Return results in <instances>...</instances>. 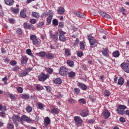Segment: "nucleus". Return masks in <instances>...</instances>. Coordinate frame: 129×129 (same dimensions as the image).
I'll return each mask as SVG.
<instances>
[{"instance_id":"1","label":"nucleus","mask_w":129,"mask_h":129,"mask_svg":"<svg viewBox=\"0 0 129 129\" xmlns=\"http://www.w3.org/2000/svg\"><path fill=\"white\" fill-rule=\"evenodd\" d=\"M47 78H49V75L45 74L44 73L41 74L38 76V80L39 81H45Z\"/></svg>"},{"instance_id":"2","label":"nucleus","mask_w":129,"mask_h":129,"mask_svg":"<svg viewBox=\"0 0 129 129\" xmlns=\"http://www.w3.org/2000/svg\"><path fill=\"white\" fill-rule=\"evenodd\" d=\"M59 41H61V42H65L66 41V37H65V35H66V32L60 31L59 32Z\"/></svg>"},{"instance_id":"3","label":"nucleus","mask_w":129,"mask_h":129,"mask_svg":"<svg viewBox=\"0 0 129 129\" xmlns=\"http://www.w3.org/2000/svg\"><path fill=\"white\" fill-rule=\"evenodd\" d=\"M121 67L123 71L126 72V73H129V66L128 63L126 62H123L121 64Z\"/></svg>"},{"instance_id":"4","label":"nucleus","mask_w":129,"mask_h":129,"mask_svg":"<svg viewBox=\"0 0 129 129\" xmlns=\"http://www.w3.org/2000/svg\"><path fill=\"white\" fill-rule=\"evenodd\" d=\"M66 73H67V69L63 66L60 67L59 70L60 75H61V76H64Z\"/></svg>"},{"instance_id":"5","label":"nucleus","mask_w":129,"mask_h":129,"mask_svg":"<svg viewBox=\"0 0 129 129\" xmlns=\"http://www.w3.org/2000/svg\"><path fill=\"white\" fill-rule=\"evenodd\" d=\"M53 19V14L50 13L47 15V17L46 18V23L47 25H50L52 22V19Z\"/></svg>"},{"instance_id":"6","label":"nucleus","mask_w":129,"mask_h":129,"mask_svg":"<svg viewBox=\"0 0 129 129\" xmlns=\"http://www.w3.org/2000/svg\"><path fill=\"white\" fill-rule=\"evenodd\" d=\"M53 19V14L50 13L47 15V17L46 18V23L47 25H50L52 22V19Z\"/></svg>"},{"instance_id":"7","label":"nucleus","mask_w":129,"mask_h":129,"mask_svg":"<svg viewBox=\"0 0 129 129\" xmlns=\"http://www.w3.org/2000/svg\"><path fill=\"white\" fill-rule=\"evenodd\" d=\"M28 60H29V58H28L27 56L26 55L22 56L21 58V64L23 66L25 65V64H26L27 63H28Z\"/></svg>"},{"instance_id":"8","label":"nucleus","mask_w":129,"mask_h":129,"mask_svg":"<svg viewBox=\"0 0 129 129\" xmlns=\"http://www.w3.org/2000/svg\"><path fill=\"white\" fill-rule=\"evenodd\" d=\"M74 120L77 125H79V124H82V122H83L82 119H81V118L78 116H75Z\"/></svg>"},{"instance_id":"9","label":"nucleus","mask_w":129,"mask_h":129,"mask_svg":"<svg viewBox=\"0 0 129 129\" xmlns=\"http://www.w3.org/2000/svg\"><path fill=\"white\" fill-rule=\"evenodd\" d=\"M23 26L25 29H27L28 30H31L32 29L33 30H35L34 26L32 25L29 24V23H24Z\"/></svg>"},{"instance_id":"10","label":"nucleus","mask_w":129,"mask_h":129,"mask_svg":"<svg viewBox=\"0 0 129 129\" xmlns=\"http://www.w3.org/2000/svg\"><path fill=\"white\" fill-rule=\"evenodd\" d=\"M77 85L79 88H81L82 90H87V86L86 85L81 83H78L77 84Z\"/></svg>"},{"instance_id":"11","label":"nucleus","mask_w":129,"mask_h":129,"mask_svg":"<svg viewBox=\"0 0 129 129\" xmlns=\"http://www.w3.org/2000/svg\"><path fill=\"white\" fill-rule=\"evenodd\" d=\"M103 114L106 119H107L110 116V112L108 111V110H105L103 112Z\"/></svg>"},{"instance_id":"12","label":"nucleus","mask_w":129,"mask_h":129,"mask_svg":"<svg viewBox=\"0 0 129 129\" xmlns=\"http://www.w3.org/2000/svg\"><path fill=\"white\" fill-rule=\"evenodd\" d=\"M21 120H24V121H26L27 122L29 121H31V119H30V117L27 116L25 115H23L21 117Z\"/></svg>"},{"instance_id":"13","label":"nucleus","mask_w":129,"mask_h":129,"mask_svg":"<svg viewBox=\"0 0 129 129\" xmlns=\"http://www.w3.org/2000/svg\"><path fill=\"white\" fill-rule=\"evenodd\" d=\"M75 15L77 16V17H78V18H85L86 16L84 14L78 11L76 12Z\"/></svg>"},{"instance_id":"14","label":"nucleus","mask_w":129,"mask_h":129,"mask_svg":"<svg viewBox=\"0 0 129 129\" xmlns=\"http://www.w3.org/2000/svg\"><path fill=\"white\" fill-rule=\"evenodd\" d=\"M19 118H20L19 116H13L12 117V119L14 123H18L19 122Z\"/></svg>"},{"instance_id":"15","label":"nucleus","mask_w":129,"mask_h":129,"mask_svg":"<svg viewBox=\"0 0 129 129\" xmlns=\"http://www.w3.org/2000/svg\"><path fill=\"white\" fill-rule=\"evenodd\" d=\"M49 36H50V38H52L53 39V41L54 42H56V41H57V40H58V36H57L55 34H54L52 33H50Z\"/></svg>"},{"instance_id":"16","label":"nucleus","mask_w":129,"mask_h":129,"mask_svg":"<svg viewBox=\"0 0 129 129\" xmlns=\"http://www.w3.org/2000/svg\"><path fill=\"white\" fill-rule=\"evenodd\" d=\"M44 125L47 126L49 123L51 122V120L50 119V118L48 117H45V118L44 119Z\"/></svg>"},{"instance_id":"17","label":"nucleus","mask_w":129,"mask_h":129,"mask_svg":"<svg viewBox=\"0 0 129 129\" xmlns=\"http://www.w3.org/2000/svg\"><path fill=\"white\" fill-rule=\"evenodd\" d=\"M80 115L81 116L85 117V116H87V115H88V111H87V110H84L81 112Z\"/></svg>"},{"instance_id":"18","label":"nucleus","mask_w":129,"mask_h":129,"mask_svg":"<svg viewBox=\"0 0 129 129\" xmlns=\"http://www.w3.org/2000/svg\"><path fill=\"white\" fill-rule=\"evenodd\" d=\"M46 57L47 58V59H52L53 58H54V54L50 52H48L46 54Z\"/></svg>"},{"instance_id":"19","label":"nucleus","mask_w":129,"mask_h":129,"mask_svg":"<svg viewBox=\"0 0 129 129\" xmlns=\"http://www.w3.org/2000/svg\"><path fill=\"white\" fill-rule=\"evenodd\" d=\"M59 111H60V110L58 108H54L51 109L50 112L51 113H52V114H57V113H59Z\"/></svg>"},{"instance_id":"20","label":"nucleus","mask_w":129,"mask_h":129,"mask_svg":"<svg viewBox=\"0 0 129 129\" xmlns=\"http://www.w3.org/2000/svg\"><path fill=\"white\" fill-rule=\"evenodd\" d=\"M57 13H58L59 15H63V14L65 13V9H64L63 7H60L57 10Z\"/></svg>"},{"instance_id":"21","label":"nucleus","mask_w":129,"mask_h":129,"mask_svg":"<svg viewBox=\"0 0 129 129\" xmlns=\"http://www.w3.org/2000/svg\"><path fill=\"white\" fill-rule=\"evenodd\" d=\"M5 3L7 6H12L14 5V0H5Z\"/></svg>"},{"instance_id":"22","label":"nucleus","mask_w":129,"mask_h":129,"mask_svg":"<svg viewBox=\"0 0 129 129\" xmlns=\"http://www.w3.org/2000/svg\"><path fill=\"white\" fill-rule=\"evenodd\" d=\"M123 83H124V79L122 78H119L118 80L117 84L118 85H123Z\"/></svg>"},{"instance_id":"23","label":"nucleus","mask_w":129,"mask_h":129,"mask_svg":"<svg viewBox=\"0 0 129 129\" xmlns=\"http://www.w3.org/2000/svg\"><path fill=\"white\" fill-rule=\"evenodd\" d=\"M117 112L118 113V114H121L122 115L125 113V111H124V110L120 109V108H118L117 109Z\"/></svg>"},{"instance_id":"24","label":"nucleus","mask_w":129,"mask_h":129,"mask_svg":"<svg viewBox=\"0 0 129 129\" xmlns=\"http://www.w3.org/2000/svg\"><path fill=\"white\" fill-rule=\"evenodd\" d=\"M22 98V99H30V95L29 94H23Z\"/></svg>"},{"instance_id":"25","label":"nucleus","mask_w":129,"mask_h":129,"mask_svg":"<svg viewBox=\"0 0 129 129\" xmlns=\"http://www.w3.org/2000/svg\"><path fill=\"white\" fill-rule=\"evenodd\" d=\"M67 64L68 65V66H70V67H73L74 66V62L72 60H67Z\"/></svg>"},{"instance_id":"26","label":"nucleus","mask_w":129,"mask_h":129,"mask_svg":"<svg viewBox=\"0 0 129 129\" xmlns=\"http://www.w3.org/2000/svg\"><path fill=\"white\" fill-rule=\"evenodd\" d=\"M20 16L22 17V18H23V19H25L27 17V14H26V12H25V11L24 10H22L20 12Z\"/></svg>"},{"instance_id":"27","label":"nucleus","mask_w":129,"mask_h":129,"mask_svg":"<svg viewBox=\"0 0 129 129\" xmlns=\"http://www.w3.org/2000/svg\"><path fill=\"white\" fill-rule=\"evenodd\" d=\"M76 74L74 72H70L68 73V76L70 78H73L75 76Z\"/></svg>"},{"instance_id":"28","label":"nucleus","mask_w":129,"mask_h":129,"mask_svg":"<svg viewBox=\"0 0 129 129\" xmlns=\"http://www.w3.org/2000/svg\"><path fill=\"white\" fill-rule=\"evenodd\" d=\"M119 51L118 50L115 51L114 52H113V56L115 58H117V57H119Z\"/></svg>"},{"instance_id":"29","label":"nucleus","mask_w":129,"mask_h":129,"mask_svg":"<svg viewBox=\"0 0 129 129\" xmlns=\"http://www.w3.org/2000/svg\"><path fill=\"white\" fill-rule=\"evenodd\" d=\"M65 54L67 57L71 56V52H70V49H69V48H66L65 49Z\"/></svg>"},{"instance_id":"30","label":"nucleus","mask_w":129,"mask_h":129,"mask_svg":"<svg viewBox=\"0 0 129 129\" xmlns=\"http://www.w3.org/2000/svg\"><path fill=\"white\" fill-rule=\"evenodd\" d=\"M26 75H28V72H23L19 74L20 77H24V76H26Z\"/></svg>"},{"instance_id":"31","label":"nucleus","mask_w":129,"mask_h":129,"mask_svg":"<svg viewBox=\"0 0 129 129\" xmlns=\"http://www.w3.org/2000/svg\"><path fill=\"white\" fill-rule=\"evenodd\" d=\"M54 83L55 84H61L62 83V80L60 78H57L54 80Z\"/></svg>"},{"instance_id":"32","label":"nucleus","mask_w":129,"mask_h":129,"mask_svg":"<svg viewBox=\"0 0 129 129\" xmlns=\"http://www.w3.org/2000/svg\"><path fill=\"white\" fill-rule=\"evenodd\" d=\"M12 12L13 14H18L20 12V9L19 8H12Z\"/></svg>"},{"instance_id":"33","label":"nucleus","mask_w":129,"mask_h":129,"mask_svg":"<svg viewBox=\"0 0 129 129\" xmlns=\"http://www.w3.org/2000/svg\"><path fill=\"white\" fill-rule=\"evenodd\" d=\"M32 16L33 18H36V19H39V17H40V15L39 14L37 13V12H33L32 13Z\"/></svg>"},{"instance_id":"34","label":"nucleus","mask_w":129,"mask_h":129,"mask_svg":"<svg viewBox=\"0 0 129 129\" xmlns=\"http://www.w3.org/2000/svg\"><path fill=\"white\" fill-rule=\"evenodd\" d=\"M102 54L104 55V56H106V57L108 56V51H107V49H106V48L103 49Z\"/></svg>"},{"instance_id":"35","label":"nucleus","mask_w":129,"mask_h":129,"mask_svg":"<svg viewBox=\"0 0 129 129\" xmlns=\"http://www.w3.org/2000/svg\"><path fill=\"white\" fill-rule=\"evenodd\" d=\"M26 52L28 55H29V56H31L33 57H34V55H33V53H32V51L31 50V49H28L26 50Z\"/></svg>"},{"instance_id":"36","label":"nucleus","mask_w":129,"mask_h":129,"mask_svg":"<svg viewBox=\"0 0 129 129\" xmlns=\"http://www.w3.org/2000/svg\"><path fill=\"white\" fill-rule=\"evenodd\" d=\"M80 47L81 50H84L85 49V45L83 42L80 43Z\"/></svg>"},{"instance_id":"37","label":"nucleus","mask_w":129,"mask_h":129,"mask_svg":"<svg viewBox=\"0 0 129 129\" xmlns=\"http://www.w3.org/2000/svg\"><path fill=\"white\" fill-rule=\"evenodd\" d=\"M7 127L9 129H14V124L11 122H9L7 124Z\"/></svg>"},{"instance_id":"38","label":"nucleus","mask_w":129,"mask_h":129,"mask_svg":"<svg viewBox=\"0 0 129 129\" xmlns=\"http://www.w3.org/2000/svg\"><path fill=\"white\" fill-rule=\"evenodd\" d=\"M39 56H40V57H41L42 58H44L45 57V56H46V53L44 51H41L39 53Z\"/></svg>"},{"instance_id":"39","label":"nucleus","mask_w":129,"mask_h":129,"mask_svg":"<svg viewBox=\"0 0 129 129\" xmlns=\"http://www.w3.org/2000/svg\"><path fill=\"white\" fill-rule=\"evenodd\" d=\"M30 40L33 42L37 39V36L35 35H31L30 36Z\"/></svg>"},{"instance_id":"40","label":"nucleus","mask_w":129,"mask_h":129,"mask_svg":"<svg viewBox=\"0 0 129 129\" xmlns=\"http://www.w3.org/2000/svg\"><path fill=\"white\" fill-rule=\"evenodd\" d=\"M58 20L57 19H53L52 20V25L53 26H58Z\"/></svg>"},{"instance_id":"41","label":"nucleus","mask_w":129,"mask_h":129,"mask_svg":"<svg viewBox=\"0 0 129 129\" xmlns=\"http://www.w3.org/2000/svg\"><path fill=\"white\" fill-rule=\"evenodd\" d=\"M26 110L27 112H31L32 111V107L28 106L26 107Z\"/></svg>"},{"instance_id":"42","label":"nucleus","mask_w":129,"mask_h":129,"mask_svg":"<svg viewBox=\"0 0 129 129\" xmlns=\"http://www.w3.org/2000/svg\"><path fill=\"white\" fill-rule=\"evenodd\" d=\"M47 72L48 73V74H52L53 73V69L48 68L47 69Z\"/></svg>"},{"instance_id":"43","label":"nucleus","mask_w":129,"mask_h":129,"mask_svg":"<svg viewBox=\"0 0 129 129\" xmlns=\"http://www.w3.org/2000/svg\"><path fill=\"white\" fill-rule=\"evenodd\" d=\"M7 109V107L5 106H3L2 104H0V111L2 110H4L6 111V110Z\"/></svg>"},{"instance_id":"44","label":"nucleus","mask_w":129,"mask_h":129,"mask_svg":"<svg viewBox=\"0 0 129 129\" xmlns=\"http://www.w3.org/2000/svg\"><path fill=\"white\" fill-rule=\"evenodd\" d=\"M29 22H30V23H31V24H32V25H35V24H36V23H37V21L35 19H30Z\"/></svg>"},{"instance_id":"45","label":"nucleus","mask_w":129,"mask_h":129,"mask_svg":"<svg viewBox=\"0 0 129 129\" xmlns=\"http://www.w3.org/2000/svg\"><path fill=\"white\" fill-rule=\"evenodd\" d=\"M9 96L11 98V99H13L14 100V99H16V97L15 96V95L13 94H9Z\"/></svg>"},{"instance_id":"46","label":"nucleus","mask_w":129,"mask_h":129,"mask_svg":"<svg viewBox=\"0 0 129 129\" xmlns=\"http://www.w3.org/2000/svg\"><path fill=\"white\" fill-rule=\"evenodd\" d=\"M79 102L80 103H82V104H85L86 103V102L85 101V100L84 99H80L79 100Z\"/></svg>"},{"instance_id":"47","label":"nucleus","mask_w":129,"mask_h":129,"mask_svg":"<svg viewBox=\"0 0 129 129\" xmlns=\"http://www.w3.org/2000/svg\"><path fill=\"white\" fill-rule=\"evenodd\" d=\"M118 108L124 110V109H126V106L123 105H120L118 106Z\"/></svg>"},{"instance_id":"48","label":"nucleus","mask_w":129,"mask_h":129,"mask_svg":"<svg viewBox=\"0 0 129 129\" xmlns=\"http://www.w3.org/2000/svg\"><path fill=\"white\" fill-rule=\"evenodd\" d=\"M90 44L92 47H94V45L96 44V41L94 40L90 41Z\"/></svg>"},{"instance_id":"49","label":"nucleus","mask_w":129,"mask_h":129,"mask_svg":"<svg viewBox=\"0 0 129 129\" xmlns=\"http://www.w3.org/2000/svg\"><path fill=\"white\" fill-rule=\"evenodd\" d=\"M104 94L105 95V96H109V95H110V92L107 90L105 91L104 93Z\"/></svg>"},{"instance_id":"50","label":"nucleus","mask_w":129,"mask_h":129,"mask_svg":"<svg viewBox=\"0 0 129 129\" xmlns=\"http://www.w3.org/2000/svg\"><path fill=\"white\" fill-rule=\"evenodd\" d=\"M17 90L19 93H22L23 89V88L19 87L18 88Z\"/></svg>"},{"instance_id":"51","label":"nucleus","mask_w":129,"mask_h":129,"mask_svg":"<svg viewBox=\"0 0 129 129\" xmlns=\"http://www.w3.org/2000/svg\"><path fill=\"white\" fill-rule=\"evenodd\" d=\"M74 91L75 93H76V94H78V93H80V89L77 88H76L74 89Z\"/></svg>"},{"instance_id":"52","label":"nucleus","mask_w":129,"mask_h":129,"mask_svg":"<svg viewBox=\"0 0 129 129\" xmlns=\"http://www.w3.org/2000/svg\"><path fill=\"white\" fill-rule=\"evenodd\" d=\"M0 116L1 117H5L6 116V113L4 111L0 112Z\"/></svg>"},{"instance_id":"53","label":"nucleus","mask_w":129,"mask_h":129,"mask_svg":"<svg viewBox=\"0 0 129 129\" xmlns=\"http://www.w3.org/2000/svg\"><path fill=\"white\" fill-rule=\"evenodd\" d=\"M77 55L78 57H82L83 56V52L82 51H79L77 53Z\"/></svg>"},{"instance_id":"54","label":"nucleus","mask_w":129,"mask_h":129,"mask_svg":"<svg viewBox=\"0 0 129 129\" xmlns=\"http://www.w3.org/2000/svg\"><path fill=\"white\" fill-rule=\"evenodd\" d=\"M32 42H33V45H38L39 41H38V39H37V38H36V39L33 40L32 41Z\"/></svg>"},{"instance_id":"55","label":"nucleus","mask_w":129,"mask_h":129,"mask_svg":"<svg viewBox=\"0 0 129 129\" xmlns=\"http://www.w3.org/2000/svg\"><path fill=\"white\" fill-rule=\"evenodd\" d=\"M10 64L12 66H15V65L17 64V61H16L15 60H12L10 61Z\"/></svg>"},{"instance_id":"56","label":"nucleus","mask_w":129,"mask_h":129,"mask_svg":"<svg viewBox=\"0 0 129 129\" xmlns=\"http://www.w3.org/2000/svg\"><path fill=\"white\" fill-rule=\"evenodd\" d=\"M20 69V67L19 66H16L13 68V71H18Z\"/></svg>"},{"instance_id":"57","label":"nucleus","mask_w":129,"mask_h":129,"mask_svg":"<svg viewBox=\"0 0 129 129\" xmlns=\"http://www.w3.org/2000/svg\"><path fill=\"white\" fill-rule=\"evenodd\" d=\"M119 120L121 122H125V118H124L123 117H120Z\"/></svg>"},{"instance_id":"58","label":"nucleus","mask_w":129,"mask_h":129,"mask_svg":"<svg viewBox=\"0 0 129 129\" xmlns=\"http://www.w3.org/2000/svg\"><path fill=\"white\" fill-rule=\"evenodd\" d=\"M38 107L40 109H41V110L44 109V107L43 106V105L41 103L38 104Z\"/></svg>"},{"instance_id":"59","label":"nucleus","mask_w":129,"mask_h":129,"mask_svg":"<svg viewBox=\"0 0 129 129\" xmlns=\"http://www.w3.org/2000/svg\"><path fill=\"white\" fill-rule=\"evenodd\" d=\"M64 27V23L60 22L58 25V28H63Z\"/></svg>"},{"instance_id":"60","label":"nucleus","mask_w":129,"mask_h":129,"mask_svg":"<svg viewBox=\"0 0 129 129\" xmlns=\"http://www.w3.org/2000/svg\"><path fill=\"white\" fill-rule=\"evenodd\" d=\"M3 81L5 82V84H7V81H8V78L7 77H5L2 79Z\"/></svg>"},{"instance_id":"61","label":"nucleus","mask_w":129,"mask_h":129,"mask_svg":"<svg viewBox=\"0 0 129 129\" xmlns=\"http://www.w3.org/2000/svg\"><path fill=\"white\" fill-rule=\"evenodd\" d=\"M36 89H37V90H42L43 89V87H42V86L40 85H37L36 86Z\"/></svg>"},{"instance_id":"62","label":"nucleus","mask_w":129,"mask_h":129,"mask_svg":"<svg viewBox=\"0 0 129 129\" xmlns=\"http://www.w3.org/2000/svg\"><path fill=\"white\" fill-rule=\"evenodd\" d=\"M22 29H17V34H19L20 35H21V34H22Z\"/></svg>"},{"instance_id":"63","label":"nucleus","mask_w":129,"mask_h":129,"mask_svg":"<svg viewBox=\"0 0 129 129\" xmlns=\"http://www.w3.org/2000/svg\"><path fill=\"white\" fill-rule=\"evenodd\" d=\"M104 18H105L106 19H110V15L105 13Z\"/></svg>"},{"instance_id":"64","label":"nucleus","mask_w":129,"mask_h":129,"mask_svg":"<svg viewBox=\"0 0 129 129\" xmlns=\"http://www.w3.org/2000/svg\"><path fill=\"white\" fill-rule=\"evenodd\" d=\"M88 40H89V42H90V41H93V37L89 36L88 37Z\"/></svg>"}]
</instances>
